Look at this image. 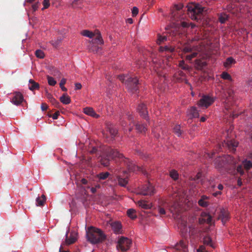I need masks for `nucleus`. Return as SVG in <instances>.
Here are the masks:
<instances>
[{
    "label": "nucleus",
    "instance_id": "1",
    "mask_svg": "<svg viewBox=\"0 0 252 252\" xmlns=\"http://www.w3.org/2000/svg\"><path fill=\"white\" fill-rule=\"evenodd\" d=\"M105 155L111 159H119L121 162L126 165L129 171L135 172L139 171L140 168L136 166L131 160L125 157L123 154H121L116 149L109 147L105 151Z\"/></svg>",
    "mask_w": 252,
    "mask_h": 252
},
{
    "label": "nucleus",
    "instance_id": "2",
    "mask_svg": "<svg viewBox=\"0 0 252 252\" xmlns=\"http://www.w3.org/2000/svg\"><path fill=\"white\" fill-rule=\"evenodd\" d=\"M81 34L82 35L90 38L95 37L94 39L89 41L90 45L88 46V49L90 52L94 53H97L99 49L98 45H103L104 44L101 33L98 30H95L94 32H92L89 30H85L81 32Z\"/></svg>",
    "mask_w": 252,
    "mask_h": 252
},
{
    "label": "nucleus",
    "instance_id": "3",
    "mask_svg": "<svg viewBox=\"0 0 252 252\" xmlns=\"http://www.w3.org/2000/svg\"><path fill=\"white\" fill-rule=\"evenodd\" d=\"M86 237L88 241L93 244L102 242L106 239V235L99 228L90 226L86 230Z\"/></svg>",
    "mask_w": 252,
    "mask_h": 252
},
{
    "label": "nucleus",
    "instance_id": "4",
    "mask_svg": "<svg viewBox=\"0 0 252 252\" xmlns=\"http://www.w3.org/2000/svg\"><path fill=\"white\" fill-rule=\"evenodd\" d=\"M119 79L124 83L129 91L132 93H136L138 90V80L136 77L132 78L127 75H120Z\"/></svg>",
    "mask_w": 252,
    "mask_h": 252
},
{
    "label": "nucleus",
    "instance_id": "5",
    "mask_svg": "<svg viewBox=\"0 0 252 252\" xmlns=\"http://www.w3.org/2000/svg\"><path fill=\"white\" fill-rule=\"evenodd\" d=\"M204 8L199 4L191 5L188 7L189 16L192 20L198 21L203 17Z\"/></svg>",
    "mask_w": 252,
    "mask_h": 252
},
{
    "label": "nucleus",
    "instance_id": "6",
    "mask_svg": "<svg viewBox=\"0 0 252 252\" xmlns=\"http://www.w3.org/2000/svg\"><path fill=\"white\" fill-rule=\"evenodd\" d=\"M155 193L154 187L149 182L141 185L138 188L137 193L142 195H153Z\"/></svg>",
    "mask_w": 252,
    "mask_h": 252
},
{
    "label": "nucleus",
    "instance_id": "7",
    "mask_svg": "<svg viewBox=\"0 0 252 252\" xmlns=\"http://www.w3.org/2000/svg\"><path fill=\"white\" fill-rule=\"evenodd\" d=\"M132 241L130 239L126 237H122L118 241L117 248L118 250L125 252L129 250Z\"/></svg>",
    "mask_w": 252,
    "mask_h": 252
},
{
    "label": "nucleus",
    "instance_id": "8",
    "mask_svg": "<svg viewBox=\"0 0 252 252\" xmlns=\"http://www.w3.org/2000/svg\"><path fill=\"white\" fill-rule=\"evenodd\" d=\"M215 98L209 95H203L198 101L197 105L201 108H207L215 101Z\"/></svg>",
    "mask_w": 252,
    "mask_h": 252
},
{
    "label": "nucleus",
    "instance_id": "9",
    "mask_svg": "<svg viewBox=\"0 0 252 252\" xmlns=\"http://www.w3.org/2000/svg\"><path fill=\"white\" fill-rule=\"evenodd\" d=\"M13 97L11 98L10 101L15 105H19L24 101V96L20 92H14L13 93Z\"/></svg>",
    "mask_w": 252,
    "mask_h": 252
},
{
    "label": "nucleus",
    "instance_id": "10",
    "mask_svg": "<svg viewBox=\"0 0 252 252\" xmlns=\"http://www.w3.org/2000/svg\"><path fill=\"white\" fill-rule=\"evenodd\" d=\"M212 221V217L211 216L206 213V212H202L201 214L200 217L199 219V222L200 224H203L204 223H206L207 224H210Z\"/></svg>",
    "mask_w": 252,
    "mask_h": 252
},
{
    "label": "nucleus",
    "instance_id": "11",
    "mask_svg": "<svg viewBox=\"0 0 252 252\" xmlns=\"http://www.w3.org/2000/svg\"><path fill=\"white\" fill-rule=\"evenodd\" d=\"M219 219H220L222 223L224 224L229 219V212L225 209H222L220 210Z\"/></svg>",
    "mask_w": 252,
    "mask_h": 252
},
{
    "label": "nucleus",
    "instance_id": "12",
    "mask_svg": "<svg viewBox=\"0 0 252 252\" xmlns=\"http://www.w3.org/2000/svg\"><path fill=\"white\" fill-rule=\"evenodd\" d=\"M137 111L141 117L148 120V111L146 105L143 103L140 104L137 107Z\"/></svg>",
    "mask_w": 252,
    "mask_h": 252
},
{
    "label": "nucleus",
    "instance_id": "13",
    "mask_svg": "<svg viewBox=\"0 0 252 252\" xmlns=\"http://www.w3.org/2000/svg\"><path fill=\"white\" fill-rule=\"evenodd\" d=\"M187 114L188 117L190 119L198 118L199 116V112L195 107H191L188 109Z\"/></svg>",
    "mask_w": 252,
    "mask_h": 252
},
{
    "label": "nucleus",
    "instance_id": "14",
    "mask_svg": "<svg viewBox=\"0 0 252 252\" xmlns=\"http://www.w3.org/2000/svg\"><path fill=\"white\" fill-rule=\"evenodd\" d=\"M209 197L206 195H203L201 196L200 199L198 200V205L202 207H207L210 205L209 202Z\"/></svg>",
    "mask_w": 252,
    "mask_h": 252
},
{
    "label": "nucleus",
    "instance_id": "15",
    "mask_svg": "<svg viewBox=\"0 0 252 252\" xmlns=\"http://www.w3.org/2000/svg\"><path fill=\"white\" fill-rule=\"evenodd\" d=\"M83 112L89 116L93 117L94 118H98L99 117V115L97 114L94 110L91 107H85L83 109Z\"/></svg>",
    "mask_w": 252,
    "mask_h": 252
},
{
    "label": "nucleus",
    "instance_id": "16",
    "mask_svg": "<svg viewBox=\"0 0 252 252\" xmlns=\"http://www.w3.org/2000/svg\"><path fill=\"white\" fill-rule=\"evenodd\" d=\"M112 229L114 233L118 234L121 233L122 229V224L119 221H115L111 224Z\"/></svg>",
    "mask_w": 252,
    "mask_h": 252
},
{
    "label": "nucleus",
    "instance_id": "17",
    "mask_svg": "<svg viewBox=\"0 0 252 252\" xmlns=\"http://www.w3.org/2000/svg\"><path fill=\"white\" fill-rule=\"evenodd\" d=\"M117 179L118 181V184L122 187H126L128 183L127 176L123 178L121 175L117 176Z\"/></svg>",
    "mask_w": 252,
    "mask_h": 252
},
{
    "label": "nucleus",
    "instance_id": "18",
    "mask_svg": "<svg viewBox=\"0 0 252 252\" xmlns=\"http://www.w3.org/2000/svg\"><path fill=\"white\" fill-rule=\"evenodd\" d=\"M65 236L66 237L65 242L67 245L73 244L77 240L76 234L75 233L73 234L72 233H71L70 234L69 238H67V234L66 233Z\"/></svg>",
    "mask_w": 252,
    "mask_h": 252
},
{
    "label": "nucleus",
    "instance_id": "19",
    "mask_svg": "<svg viewBox=\"0 0 252 252\" xmlns=\"http://www.w3.org/2000/svg\"><path fill=\"white\" fill-rule=\"evenodd\" d=\"M236 63L235 60L231 57L227 58L225 61L223 63V65L226 68H230L231 65L233 64H235Z\"/></svg>",
    "mask_w": 252,
    "mask_h": 252
},
{
    "label": "nucleus",
    "instance_id": "20",
    "mask_svg": "<svg viewBox=\"0 0 252 252\" xmlns=\"http://www.w3.org/2000/svg\"><path fill=\"white\" fill-rule=\"evenodd\" d=\"M39 88L38 83L35 82L33 80L30 79L29 80V89L31 91L38 90Z\"/></svg>",
    "mask_w": 252,
    "mask_h": 252
},
{
    "label": "nucleus",
    "instance_id": "21",
    "mask_svg": "<svg viewBox=\"0 0 252 252\" xmlns=\"http://www.w3.org/2000/svg\"><path fill=\"white\" fill-rule=\"evenodd\" d=\"M71 4L74 8H82L83 7V0H73Z\"/></svg>",
    "mask_w": 252,
    "mask_h": 252
},
{
    "label": "nucleus",
    "instance_id": "22",
    "mask_svg": "<svg viewBox=\"0 0 252 252\" xmlns=\"http://www.w3.org/2000/svg\"><path fill=\"white\" fill-rule=\"evenodd\" d=\"M137 204L139 206L144 209H148L151 208L152 207V205L148 203V202L145 200H139L138 201Z\"/></svg>",
    "mask_w": 252,
    "mask_h": 252
},
{
    "label": "nucleus",
    "instance_id": "23",
    "mask_svg": "<svg viewBox=\"0 0 252 252\" xmlns=\"http://www.w3.org/2000/svg\"><path fill=\"white\" fill-rule=\"evenodd\" d=\"M178 249L180 251V252H188V249L187 247V245L183 241H181L179 243V245L178 246Z\"/></svg>",
    "mask_w": 252,
    "mask_h": 252
},
{
    "label": "nucleus",
    "instance_id": "24",
    "mask_svg": "<svg viewBox=\"0 0 252 252\" xmlns=\"http://www.w3.org/2000/svg\"><path fill=\"white\" fill-rule=\"evenodd\" d=\"M60 101L64 104H68L70 103L71 99L66 94H63L60 97Z\"/></svg>",
    "mask_w": 252,
    "mask_h": 252
},
{
    "label": "nucleus",
    "instance_id": "25",
    "mask_svg": "<svg viewBox=\"0 0 252 252\" xmlns=\"http://www.w3.org/2000/svg\"><path fill=\"white\" fill-rule=\"evenodd\" d=\"M226 144L229 149H232L233 150H235L238 145V143L235 140H231L227 141Z\"/></svg>",
    "mask_w": 252,
    "mask_h": 252
},
{
    "label": "nucleus",
    "instance_id": "26",
    "mask_svg": "<svg viewBox=\"0 0 252 252\" xmlns=\"http://www.w3.org/2000/svg\"><path fill=\"white\" fill-rule=\"evenodd\" d=\"M203 243L204 244L209 246L212 248H215V246L212 242V240L210 236H206L203 238Z\"/></svg>",
    "mask_w": 252,
    "mask_h": 252
},
{
    "label": "nucleus",
    "instance_id": "27",
    "mask_svg": "<svg viewBox=\"0 0 252 252\" xmlns=\"http://www.w3.org/2000/svg\"><path fill=\"white\" fill-rule=\"evenodd\" d=\"M46 201V197L42 194L41 197H38L36 199V204L37 206H42Z\"/></svg>",
    "mask_w": 252,
    "mask_h": 252
},
{
    "label": "nucleus",
    "instance_id": "28",
    "mask_svg": "<svg viewBox=\"0 0 252 252\" xmlns=\"http://www.w3.org/2000/svg\"><path fill=\"white\" fill-rule=\"evenodd\" d=\"M206 65V63L202 60L197 59L195 61V65L198 69H201Z\"/></svg>",
    "mask_w": 252,
    "mask_h": 252
},
{
    "label": "nucleus",
    "instance_id": "29",
    "mask_svg": "<svg viewBox=\"0 0 252 252\" xmlns=\"http://www.w3.org/2000/svg\"><path fill=\"white\" fill-rule=\"evenodd\" d=\"M175 50L174 47L172 46H169L168 45H166L164 46H160L159 48V51L160 52L166 51L169 52H173Z\"/></svg>",
    "mask_w": 252,
    "mask_h": 252
},
{
    "label": "nucleus",
    "instance_id": "30",
    "mask_svg": "<svg viewBox=\"0 0 252 252\" xmlns=\"http://www.w3.org/2000/svg\"><path fill=\"white\" fill-rule=\"evenodd\" d=\"M127 216L132 219H135L137 218L136 211L133 209H129L127 211Z\"/></svg>",
    "mask_w": 252,
    "mask_h": 252
},
{
    "label": "nucleus",
    "instance_id": "31",
    "mask_svg": "<svg viewBox=\"0 0 252 252\" xmlns=\"http://www.w3.org/2000/svg\"><path fill=\"white\" fill-rule=\"evenodd\" d=\"M135 126L136 129L140 132H145L147 130L146 126L143 124L138 123Z\"/></svg>",
    "mask_w": 252,
    "mask_h": 252
},
{
    "label": "nucleus",
    "instance_id": "32",
    "mask_svg": "<svg viewBox=\"0 0 252 252\" xmlns=\"http://www.w3.org/2000/svg\"><path fill=\"white\" fill-rule=\"evenodd\" d=\"M169 176L174 180H177L179 178L178 172L174 169H172L169 172Z\"/></svg>",
    "mask_w": 252,
    "mask_h": 252
},
{
    "label": "nucleus",
    "instance_id": "33",
    "mask_svg": "<svg viewBox=\"0 0 252 252\" xmlns=\"http://www.w3.org/2000/svg\"><path fill=\"white\" fill-rule=\"evenodd\" d=\"M110 175L108 172H101L96 175V177L99 180H105Z\"/></svg>",
    "mask_w": 252,
    "mask_h": 252
},
{
    "label": "nucleus",
    "instance_id": "34",
    "mask_svg": "<svg viewBox=\"0 0 252 252\" xmlns=\"http://www.w3.org/2000/svg\"><path fill=\"white\" fill-rule=\"evenodd\" d=\"M243 164L244 165V168L246 170H249L252 168V162L250 160L245 159L243 161Z\"/></svg>",
    "mask_w": 252,
    "mask_h": 252
},
{
    "label": "nucleus",
    "instance_id": "35",
    "mask_svg": "<svg viewBox=\"0 0 252 252\" xmlns=\"http://www.w3.org/2000/svg\"><path fill=\"white\" fill-rule=\"evenodd\" d=\"M167 40V37L165 35H161L158 34V38L157 39V44L160 45L161 43H163L165 41Z\"/></svg>",
    "mask_w": 252,
    "mask_h": 252
},
{
    "label": "nucleus",
    "instance_id": "36",
    "mask_svg": "<svg viewBox=\"0 0 252 252\" xmlns=\"http://www.w3.org/2000/svg\"><path fill=\"white\" fill-rule=\"evenodd\" d=\"M111 159L109 157L102 158L100 162L104 166H108L109 165V161Z\"/></svg>",
    "mask_w": 252,
    "mask_h": 252
},
{
    "label": "nucleus",
    "instance_id": "37",
    "mask_svg": "<svg viewBox=\"0 0 252 252\" xmlns=\"http://www.w3.org/2000/svg\"><path fill=\"white\" fill-rule=\"evenodd\" d=\"M193 50V47L189 45H186L185 46L183 49L182 51L184 53L191 52Z\"/></svg>",
    "mask_w": 252,
    "mask_h": 252
},
{
    "label": "nucleus",
    "instance_id": "38",
    "mask_svg": "<svg viewBox=\"0 0 252 252\" xmlns=\"http://www.w3.org/2000/svg\"><path fill=\"white\" fill-rule=\"evenodd\" d=\"M47 78L48 80V83L50 86H54L56 84L57 82L53 77L47 75Z\"/></svg>",
    "mask_w": 252,
    "mask_h": 252
},
{
    "label": "nucleus",
    "instance_id": "39",
    "mask_svg": "<svg viewBox=\"0 0 252 252\" xmlns=\"http://www.w3.org/2000/svg\"><path fill=\"white\" fill-rule=\"evenodd\" d=\"M221 78L224 80H228L230 81H232V77L231 75L226 72H223L221 75Z\"/></svg>",
    "mask_w": 252,
    "mask_h": 252
},
{
    "label": "nucleus",
    "instance_id": "40",
    "mask_svg": "<svg viewBox=\"0 0 252 252\" xmlns=\"http://www.w3.org/2000/svg\"><path fill=\"white\" fill-rule=\"evenodd\" d=\"M228 17L226 14H221L219 16V21L222 24L224 23L228 19Z\"/></svg>",
    "mask_w": 252,
    "mask_h": 252
},
{
    "label": "nucleus",
    "instance_id": "41",
    "mask_svg": "<svg viewBox=\"0 0 252 252\" xmlns=\"http://www.w3.org/2000/svg\"><path fill=\"white\" fill-rule=\"evenodd\" d=\"M35 54L37 58L40 59H43L45 56L44 52L41 50H37L35 51Z\"/></svg>",
    "mask_w": 252,
    "mask_h": 252
},
{
    "label": "nucleus",
    "instance_id": "42",
    "mask_svg": "<svg viewBox=\"0 0 252 252\" xmlns=\"http://www.w3.org/2000/svg\"><path fill=\"white\" fill-rule=\"evenodd\" d=\"M109 132L112 137H115L118 133V130L113 127L110 126L108 127Z\"/></svg>",
    "mask_w": 252,
    "mask_h": 252
},
{
    "label": "nucleus",
    "instance_id": "43",
    "mask_svg": "<svg viewBox=\"0 0 252 252\" xmlns=\"http://www.w3.org/2000/svg\"><path fill=\"white\" fill-rule=\"evenodd\" d=\"M66 80L65 78H62L60 83V87L63 91H67V89L64 87V85L66 83Z\"/></svg>",
    "mask_w": 252,
    "mask_h": 252
},
{
    "label": "nucleus",
    "instance_id": "44",
    "mask_svg": "<svg viewBox=\"0 0 252 252\" xmlns=\"http://www.w3.org/2000/svg\"><path fill=\"white\" fill-rule=\"evenodd\" d=\"M174 133L178 136H180L181 135V131L180 129V126L179 125L175 126L173 128Z\"/></svg>",
    "mask_w": 252,
    "mask_h": 252
},
{
    "label": "nucleus",
    "instance_id": "45",
    "mask_svg": "<svg viewBox=\"0 0 252 252\" xmlns=\"http://www.w3.org/2000/svg\"><path fill=\"white\" fill-rule=\"evenodd\" d=\"M179 66L184 70H188L189 69V66L188 65L185 64V62L183 60L179 62Z\"/></svg>",
    "mask_w": 252,
    "mask_h": 252
},
{
    "label": "nucleus",
    "instance_id": "46",
    "mask_svg": "<svg viewBox=\"0 0 252 252\" xmlns=\"http://www.w3.org/2000/svg\"><path fill=\"white\" fill-rule=\"evenodd\" d=\"M178 206L179 205H178V203H174V204L170 208V211L171 213L174 214V213H176V212H177L178 211V209H177V207H178Z\"/></svg>",
    "mask_w": 252,
    "mask_h": 252
},
{
    "label": "nucleus",
    "instance_id": "47",
    "mask_svg": "<svg viewBox=\"0 0 252 252\" xmlns=\"http://www.w3.org/2000/svg\"><path fill=\"white\" fill-rule=\"evenodd\" d=\"M197 55V53L193 52L190 55H188L186 57V59L187 60L191 61L192 59L196 57Z\"/></svg>",
    "mask_w": 252,
    "mask_h": 252
},
{
    "label": "nucleus",
    "instance_id": "48",
    "mask_svg": "<svg viewBox=\"0 0 252 252\" xmlns=\"http://www.w3.org/2000/svg\"><path fill=\"white\" fill-rule=\"evenodd\" d=\"M50 102L55 107L58 108L60 106V103L57 101L54 97L49 100Z\"/></svg>",
    "mask_w": 252,
    "mask_h": 252
},
{
    "label": "nucleus",
    "instance_id": "49",
    "mask_svg": "<svg viewBox=\"0 0 252 252\" xmlns=\"http://www.w3.org/2000/svg\"><path fill=\"white\" fill-rule=\"evenodd\" d=\"M43 7L42 8V10H44V9L48 8L50 6L49 0H43Z\"/></svg>",
    "mask_w": 252,
    "mask_h": 252
},
{
    "label": "nucleus",
    "instance_id": "50",
    "mask_svg": "<svg viewBox=\"0 0 252 252\" xmlns=\"http://www.w3.org/2000/svg\"><path fill=\"white\" fill-rule=\"evenodd\" d=\"M126 116H127V120L129 121V125H131L132 124L133 125L134 124H133V122L132 121L133 118L132 117V115L130 113V112H128L126 114Z\"/></svg>",
    "mask_w": 252,
    "mask_h": 252
},
{
    "label": "nucleus",
    "instance_id": "51",
    "mask_svg": "<svg viewBox=\"0 0 252 252\" xmlns=\"http://www.w3.org/2000/svg\"><path fill=\"white\" fill-rule=\"evenodd\" d=\"M237 171L240 173L241 175H243L244 174V171L243 169L242 166L241 165H239L237 166Z\"/></svg>",
    "mask_w": 252,
    "mask_h": 252
},
{
    "label": "nucleus",
    "instance_id": "52",
    "mask_svg": "<svg viewBox=\"0 0 252 252\" xmlns=\"http://www.w3.org/2000/svg\"><path fill=\"white\" fill-rule=\"evenodd\" d=\"M138 13V9L137 7L134 6L132 9V14L133 16H136Z\"/></svg>",
    "mask_w": 252,
    "mask_h": 252
},
{
    "label": "nucleus",
    "instance_id": "53",
    "mask_svg": "<svg viewBox=\"0 0 252 252\" xmlns=\"http://www.w3.org/2000/svg\"><path fill=\"white\" fill-rule=\"evenodd\" d=\"M197 252H208L203 246H201L197 250Z\"/></svg>",
    "mask_w": 252,
    "mask_h": 252
},
{
    "label": "nucleus",
    "instance_id": "54",
    "mask_svg": "<svg viewBox=\"0 0 252 252\" xmlns=\"http://www.w3.org/2000/svg\"><path fill=\"white\" fill-rule=\"evenodd\" d=\"M39 3L36 2L32 5V8L33 11H35L39 7Z\"/></svg>",
    "mask_w": 252,
    "mask_h": 252
},
{
    "label": "nucleus",
    "instance_id": "55",
    "mask_svg": "<svg viewBox=\"0 0 252 252\" xmlns=\"http://www.w3.org/2000/svg\"><path fill=\"white\" fill-rule=\"evenodd\" d=\"M158 213L160 214V215H165L166 214V212H165V210L164 208H161V207H159L158 208Z\"/></svg>",
    "mask_w": 252,
    "mask_h": 252
},
{
    "label": "nucleus",
    "instance_id": "56",
    "mask_svg": "<svg viewBox=\"0 0 252 252\" xmlns=\"http://www.w3.org/2000/svg\"><path fill=\"white\" fill-rule=\"evenodd\" d=\"M82 88V85L80 83H76L75 84V90H80Z\"/></svg>",
    "mask_w": 252,
    "mask_h": 252
},
{
    "label": "nucleus",
    "instance_id": "57",
    "mask_svg": "<svg viewBox=\"0 0 252 252\" xmlns=\"http://www.w3.org/2000/svg\"><path fill=\"white\" fill-rule=\"evenodd\" d=\"M60 112L59 111H57L52 115V117L54 120H56L58 118Z\"/></svg>",
    "mask_w": 252,
    "mask_h": 252
},
{
    "label": "nucleus",
    "instance_id": "58",
    "mask_svg": "<svg viewBox=\"0 0 252 252\" xmlns=\"http://www.w3.org/2000/svg\"><path fill=\"white\" fill-rule=\"evenodd\" d=\"M174 6L177 10H179L183 8V5L182 3H179L178 4H175Z\"/></svg>",
    "mask_w": 252,
    "mask_h": 252
},
{
    "label": "nucleus",
    "instance_id": "59",
    "mask_svg": "<svg viewBox=\"0 0 252 252\" xmlns=\"http://www.w3.org/2000/svg\"><path fill=\"white\" fill-rule=\"evenodd\" d=\"M41 108L42 111H45V110H46L47 109L48 106L45 103H42L41 105Z\"/></svg>",
    "mask_w": 252,
    "mask_h": 252
},
{
    "label": "nucleus",
    "instance_id": "60",
    "mask_svg": "<svg viewBox=\"0 0 252 252\" xmlns=\"http://www.w3.org/2000/svg\"><path fill=\"white\" fill-rule=\"evenodd\" d=\"M46 96L47 98L49 99V100H51L53 97L52 95L50 93H48L47 91H46Z\"/></svg>",
    "mask_w": 252,
    "mask_h": 252
},
{
    "label": "nucleus",
    "instance_id": "61",
    "mask_svg": "<svg viewBox=\"0 0 252 252\" xmlns=\"http://www.w3.org/2000/svg\"><path fill=\"white\" fill-rule=\"evenodd\" d=\"M201 173L198 172L194 178V180H195L199 179L201 177Z\"/></svg>",
    "mask_w": 252,
    "mask_h": 252
},
{
    "label": "nucleus",
    "instance_id": "62",
    "mask_svg": "<svg viewBox=\"0 0 252 252\" xmlns=\"http://www.w3.org/2000/svg\"><path fill=\"white\" fill-rule=\"evenodd\" d=\"M181 26L184 28H186L189 27V23L186 22H182L181 23Z\"/></svg>",
    "mask_w": 252,
    "mask_h": 252
},
{
    "label": "nucleus",
    "instance_id": "63",
    "mask_svg": "<svg viewBox=\"0 0 252 252\" xmlns=\"http://www.w3.org/2000/svg\"><path fill=\"white\" fill-rule=\"evenodd\" d=\"M81 182L83 185H86L88 183V181L85 178H83L81 180Z\"/></svg>",
    "mask_w": 252,
    "mask_h": 252
},
{
    "label": "nucleus",
    "instance_id": "64",
    "mask_svg": "<svg viewBox=\"0 0 252 252\" xmlns=\"http://www.w3.org/2000/svg\"><path fill=\"white\" fill-rule=\"evenodd\" d=\"M237 185H238L239 187L241 186H242V181H241V178H238V181H237Z\"/></svg>",
    "mask_w": 252,
    "mask_h": 252
}]
</instances>
